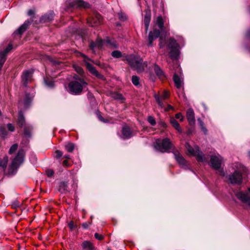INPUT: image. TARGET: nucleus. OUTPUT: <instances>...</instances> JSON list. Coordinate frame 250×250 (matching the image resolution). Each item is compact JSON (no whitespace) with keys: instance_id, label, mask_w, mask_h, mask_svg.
<instances>
[{"instance_id":"obj_29","label":"nucleus","mask_w":250,"mask_h":250,"mask_svg":"<svg viewBox=\"0 0 250 250\" xmlns=\"http://www.w3.org/2000/svg\"><path fill=\"white\" fill-rule=\"evenodd\" d=\"M33 96L29 94H26L25 95V99L24 100L23 104L24 106L26 108L27 107L30 103L31 102Z\"/></svg>"},{"instance_id":"obj_1","label":"nucleus","mask_w":250,"mask_h":250,"mask_svg":"<svg viewBox=\"0 0 250 250\" xmlns=\"http://www.w3.org/2000/svg\"><path fill=\"white\" fill-rule=\"evenodd\" d=\"M126 60L130 67L138 73L143 72L147 65V62H144L141 58L135 55L127 56Z\"/></svg>"},{"instance_id":"obj_3","label":"nucleus","mask_w":250,"mask_h":250,"mask_svg":"<svg viewBox=\"0 0 250 250\" xmlns=\"http://www.w3.org/2000/svg\"><path fill=\"white\" fill-rule=\"evenodd\" d=\"M24 151L21 149L18 151V152L15 158L12 160L11 165L9 167V172L11 174H15L18 168L23 163L24 160Z\"/></svg>"},{"instance_id":"obj_46","label":"nucleus","mask_w":250,"mask_h":250,"mask_svg":"<svg viewBox=\"0 0 250 250\" xmlns=\"http://www.w3.org/2000/svg\"><path fill=\"white\" fill-rule=\"evenodd\" d=\"M12 49V45L11 44H9L6 49L2 50L3 53L5 54V55L7 56V54L8 52L10 51Z\"/></svg>"},{"instance_id":"obj_22","label":"nucleus","mask_w":250,"mask_h":250,"mask_svg":"<svg viewBox=\"0 0 250 250\" xmlns=\"http://www.w3.org/2000/svg\"><path fill=\"white\" fill-rule=\"evenodd\" d=\"M82 250H94V247L89 241H84L82 244Z\"/></svg>"},{"instance_id":"obj_7","label":"nucleus","mask_w":250,"mask_h":250,"mask_svg":"<svg viewBox=\"0 0 250 250\" xmlns=\"http://www.w3.org/2000/svg\"><path fill=\"white\" fill-rule=\"evenodd\" d=\"M103 18L101 15L96 12L93 15L87 19V23L91 26H97L102 24Z\"/></svg>"},{"instance_id":"obj_13","label":"nucleus","mask_w":250,"mask_h":250,"mask_svg":"<svg viewBox=\"0 0 250 250\" xmlns=\"http://www.w3.org/2000/svg\"><path fill=\"white\" fill-rule=\"evenodd\" d=\"M174 158L177 163L182 167H187V162L185 158L180 154L178 151L175 150L173 151Z\"/></svg>"},{"instance_id":"obj_21","label":"nucleus","mask_w":250,"mask_h":250,"mask_svg":"<svg viewBox=\"0 0 250 250\" xmlns=\"http://www.w3.org/2000/svg\"><path fill=\"white\" fill-rule=\"evenodd\" d=\"M54 13L51 11L48 13L42 16L41 19V21L42 22H49L53 20L54 18Z\"/></svg>"},{"instance_id":"obj_19","label":"nucleus","mask_w":250,"mask_h":250,"mask_svg":"<svg viewBox=\"0 0 250 250\" xmlns=\"http://www.w3.org/2000/svg\"><path fill=\"white\" fill-rule=\"evenodd\" d=\"M85 65L86 68L91 74L98 78H100L102 76V75L99 73V72L92 65V64L88 62H85Z\"/></svg>"},{"instance_id":"obj_63","label":"nucleus","mask_w":250,"mask_h":250,"mask_svg":"<svg viewBox=\"0 0 250 250\" xmlns=\"http://www.w3.org/2000/svg\"><path fill=\"white\" fill-rule=\"evenodd\" d=\"M173 109V107L172 106H171V105L170 104H168L167 105V108L166 109V111H168L169 110H171V109Z\"/></svg>"},{"instance_id":"obj_39","label":"nucleus","mask_w":250,"mask_h":250,"mask_svg":"<svg viewBox=\"0 0 250 250\" xmlns=\"http://www.w3.org/2000/svg\"><path fill=\"white\" fill-rule=\"evenodd\" d=\"M132 82L135 86L139 85V78L137 76H133L132 77Z\"/></svg>"},{"instance_id":"obj_25","label":"nucleus","mask_w":250,"mask_h":250,"mask_svg":"<svg viewBox=\"0 0 250 250\" xmlns=\"http://www.w3.org/2000/svg\"><path fill=\"white\" fill-rule=\"evenodd\" d=\"M179 47L177 41L172 38H170L168 40V47L169 49Z\"/></svg>"},{"instance_id":"obj_23","label":"nucleus","mask_w":250,"mask_h":250,"mask_svg":"<svg viewBox=\"0 0 250 250\" xmlns=\"http://www.w3.org/2000/svg\"><path fill=\"white\" fill-rule=\"evenodd\" d=\"M170 123L172 125V126L179 133L182 132V129L180 127L179 124L175 118L171 117L170 119Z\"/></svg>"},{"instance_id":"obj_57","label":"nucleus","mask_w":250,"mask_h":250,"mask_svg":"<svg viewBox=\"0 0 250 250\" xmlns=\"http://www.w3.org/2000/svg\"><path fill=\"white\" fill-rule=\"evenodd\" d=\"M90 223L89 222H85L84 223H83L82 224V227L84 228V229H87L88 228V227L89 226Z\"/></svg>"},{"instance_id":"obj_10","label":"nucleus","mask_w":250,"mask_h":250,"mask_svg":"<svg viewBox=\"0 0 250 250\" xmlns=\"http://www.w3.org/2000/svg\"><path fill=\"white\" fill-rule=\"evenodd\" d=\"M222 161L223 158L220 155H212L210 157L211 166L214 169L218 170L221 167Z\"/></svg>"},{"instance_id":"obj_59","label":"nucleus","mask_w":250,"mask_h":250,"mask_svg":"<svg viewBox=\"0 0 250 250\" xmlns=\"http://www.w3.org/2000/svg\"><path fill=\"white\" fill-rule=\"evenodd\" d=\"M110 45L115 48H118L117 44L114 42H112L111 43Z\"/></svg>"},{"instance_id":"obj_49","label":"nucleus","mask_w":250,"mask_h":250,"mask_svg":"<svg viewBox=\"0 0 250 250\" xmlns=\"http://www.w3.org/2000/svg\"><path fill=\"white\" fill-rule=\"evenodd\" d=\"M94 236L96 239H97L99 240H102L104 238L103 235H102V234H99L98 233H95Z\"/></svg>"},{"instance_id":"obj_60","label":"nucleus","mask_w":250,"mask_h":250,"mask_svg":"<svg viewBox=\"0 0 250 250\" xmlns=\"http://www.w3.org/2000/svg\"><path fill=\"white\" fill-rule=\"evenodd\" d=\"M112 41L109 39H107L106 40H105V43H106L107 44L110 45L111 43H112Z\"/></svg>"},{"instance_id":"obj_20","label":"nucleus","mask_w":250,"mask_h":250,"mask_svg":"<svg viewBox=\"0 0 250 250\" xmlns=\"http://www.w3.org/2000/svg\"><path fill=\"white\" fill-rule=\"evenodd\" d=\"M173 79L177 88L180 89L182 88L183 80L177 74H174Z\"/></svg>"},{"instance_id":"obj_17","label":"nucleus","mask_w":250,"mask_h":250,"mask_svg":"<svg viewBox=\"0 0 250 250\" xmlns=\"http://www.w3.org/2000/svg\"><path fill=\"white\" fill-rule=\"evenodd\" d=\"M187 118L189 125H194L195 122L194 112L192 108L188 109L187 111Z\"/></svg>"},{"instance_id":"obj_11","label":"nucleus","mask_w":250,"mask_h":250,"mask_svg":"<svg viewBox=\"0 0 250 250\" xmlns=\"http://www.w3.org/2000/svg\"><path fill=\"white\" fill-rule=\"evenodd\" d=\"M229 179L232 184L240 185L242 181V175L239 170H235L234 172L229 176Z\"/></svg>"},{"instance_id":"obj_41","label":"nucleus","mask_w":250,"mask_h":250,"mask_svg":"<svg viewBox=\"0 0 250 250\" xmlns=\"http://www.w3.org/2000/svg\"><path fill=\"white\" fill-rule=\"evenodd\" d=\"M18 145L17 144H14L10 148L9 153L11 154L14 153L18 148Z\"/></svg>"},{"instance_id":"obj_52","label":"nucleus","mask_w":250,"mask_h":250,"mask_svg":"<svg viewBox=\"0 0 250 250\" xmlns=\"http://www.w3.org/2000/svg\"><path fill=\"white\" fill-rule=\"evenodd\" d=\"M97 115H98V117L99 119L101 121H102V122H104V123H107V122H108L107 120H105V119H104V118L102 116V115H101L100 113L98 114H97Z\"/></svg>"},{"instance_id":"obj_55","label":"nucleus","mask_w":250,"mask_h":250,"mask_svg":"<svg viewBox=\"0 0 250 250\" xmlns=\"http://www.w3.org/2000/svg\"><path fill=\"white\" fill-rule=\"evenodd\" d=\"M24 133L25 135L26 136L29 137L31 135L30 131L27 130V127H24Z\"/></svg>"},{"instance_id":"obj_45","label":"nucleus","mask_w":250,"mask_h":250,"mask_svg":"<svg viewBox=\"0 0 250 250\" xmlns=\"http://www.w3.org/2000/svg\"><path fill=\"white\" fill-rule=\"evenodd\" d=\"M118 17L119 19L123 21H125L126 20V15L122 13H118Z\"/></svg>"},{"instance_id":"obj_24","label":"nucleus","mask_w":250,"mask_h":250,"mask_svg":"<svg viewBox=\"0 0 250 250\" xmlns=\"http://www.w3.org/2000/svg\"><path fill=\"white\" fill-rule=\"evenodd\" d=\"M169 56L172 59H176L179 56V49L178 47L170 49Z\"/></svg>"},{"instance_id":"obj_58","label":"nucleus","mask_w":250,"mask_h":250,"mask_svg":"<svg viewBox=\"0 0 250 250\" xmlns=\"http://www.w3.org/2000/svg\"><path fill=\"white\" fill-rule=\"evenodd\" d=\"M34 14V11L32 9H30L28 11V15L29 16H32Z\"/></svg>"},{"instance_id":"obj_64","label":"nucleus","mask_w":250,"mask_h":250,"mask_svg":"<svg viewBox=\"0 0 250 250\" xmlns=\"http://www.w3.org/2000/svg\"><path fill=\"white\" fill-rule=\"evenodd\" d=\"M161 125L163 128H166L167 126L166 124L164 122H161Z\"/></svg>"},{"instance_id":"obj_35","label":"nucleus","mask_w":250,"mask_h":250,"mask_svg":"<svg viewBox=\"0 0 250 250\" xmlns=\"http://www.w3.org/2000/svg\"><path fill=\"white\" fill-rule=\"evenodd\" d=\"M87 84V83L84 82L83 79L79 78V93L83 90V86L85 87Z\"/></svg>"},{"instance_id":"obj_61","label":"nucleus","mask_w":250,"mask_h":250,"mask_svg":"<svg viewBox=\"0 0 250 250\" xmlns=\"http://www.w3.org/2000/svg\"><path fill=\"white\" fill-rule=\"evenodd\" d=\"M201 128L202 130L204 132L205 134H206L207 133L208 130L207 129V128L205 127V126L201 127Z\"/></svg>"},{"instance_id":"obj_42","label":"nucleus","mask_w":250,"mask_h":250,"mask_svg":"<svg viewBox=\"0 0 250 250\" xmlns=\"http://www.w3.org/2000/svg\"><path fill=\"white\" fill-rule=\"evenodd\" d=\"M68 226L69 229L72 231L75 229L77 227V225L74 224V222L73 221H70L68 224Z\"/></svg>"},{"instance_id":"obj_2","label":"nucleus","mask_w":250,"mask_h":250,"mask_svg":"<svg viewBox=\"0 0 250 250\" xmlns=\"http://www.w3.org/2000/svg\"><path fill=\"white\" fill-rule=\"evenodd\" d=\"M154 147L156 150L162 153H169L171 151H175L174 145L168 138L156 140Z\"/></svg>"},{"instance_id":"obj_16","label":"nucleus","mask_w":250,"mask_h":250,"mask_svg":"<svg viewBox=\"0 0 250 250\" xmlns=\"http://www.w3.org/2000/svg\"><path fill=\"white\" fill-rule=\"evenodd\" d=\"M153 70L157 75V76L161 80H164L166 79V76L163 71V70L160 67V66L157 64H154L153 65Z\"/></svg>"},{"instance_id":"obj_32","label":"nucleus","mask_w":250,"mask_h":250,"mask_svg":"<svg viewBox=\"0 0 250 250\" xmlns=\"http://www.w3.org/2000/svg\"><path fill=\"white\" fill-rule=\"evenodd\" d=\"M64 147L67 152H71L74 149V145L73 143L68 142L65 144Z\"/></svg>"},{"instance_id":"obj_48","label":"nucleus","mask_w":250,"mask_h":250,"mask_svg":"<svg viewBox=\"0 0 250 250\" xmlns=\"http://www.w3.org/2000/svg\"><path fill=\"white\" fill-rule=\"evenodd\" d=\"M175 117L177 119H180L181 122H183L184 120V117L182 116V113L180 112L177 113L175 115Z\"/></svg>"},{"instance_id":"obj_26","label":"nucleus","mask_w":250,"mask_h":250,"mask_svg":"<svg viewBox=\"0 0 250 250\" xmlns=\"http://www.w3.org/2000/svg\"><path fill=\"white\" fill-rule=\"evenodd\" d=\"M151 20V15L150 13H146L145 15L144 20V25L146 27V29L147 31L148 27L149 22Z\"/></svg>"},{"instance_id":"obj_40","label":"nucleus","mask_w":250,"mask_h":250,"mask_svg":"<svg viewBox=\"0 0 250 250\" xmlns=\"http://www.w3.org/2000/svg\"><path fill=\"white\" fill-rule=\"evenodd\" d=\"M7 135V131L6 130V129L3 126H0V136H1L2 137L4 138L6 137Z\"/></svg>"},{"instance_id":"obj_62","label":"nucleus","mask_w":250,"mask_h":250,"mask_svg":"<svg viewBox=\"0 0 250 250\" xmlns=\"http://www.w3.org/2000/svg\"><path fill=\"white\" fill-rule=\"evenodd\" d=\"M79 56H81L83 57L85 61H86V59L89 60V59L85 55H84V54L81 53L80 52H79Z\"/></svg>"},{"instance_id":"obj_31","label":"nucleus","mask_w":250,"mask_h":250,"mask_svg":"<svg viewBox=\"0 0 250 250\" xmlns=\"http://www.w3.org/2000/svg\"><path fill=\"white\" fill-rule=\"evenodd\" d=\"M44 82L45 85L49 88H53L55 86V83L53 81L46 78L44 79Z\"/></svg>"},{"instance_id":"obj_43","label":"nucleus","mask_w":250,"mask_h":250,"mask_svg":"<svg viewBox=\"0 0 250 250\" xmlns=\"http://www.w3.org/2000/svg\"><path fill=\"white\" fill-rule=\"evenodd\" d=\"M147 121L152 126L155 125L156 124L155 119L151 116L148 117Z\"/></svg>"},{"instance_id":"obj_27","label":"nucleus","mask_w":250,"mask_h":250,"mask_svg":"<svg viewBox=\"0 0 250 250\" xmlns=\"http://www.w3.org/2000/svg\"><path fill=\"white\" fill-rule=\"evenodd\" d=\"M18 124L21 127L23 126L25 124L24 117L21 111H20L19 113Z\"/></svg>"},{"instance_id":"obj_30","label":"nucleus","mask_w":250,"mask_h":250,"mask_svg":"<svg viewBox=\"0 0 250 250\" xmlns=\"http://www.w3.org/2000/svg\"><path fill=\"white\" fill-rule=\"evenodd\" d=\"M6 58L7 57L5 54L2 52V50H0V70L5 62Z\"/></svg>"},{"instance_id":"obj_38","label":"nucleus","mask_w":250,"mask_h":250,"mask_svg":"<svg viewBox=\"0 0 250 250\" xmlns=\"http://www.w3.org/2000/svg\"><path fill=\"white\" fill-rule=\"evenodd\" d=\"M113 97L116 100H121L122 102H124L125 99L121 94L116 93L114 94Z\"/></svg>"},{"instance_id":"obj_9","label":"nucleus","mask_w":250,"mask_h":250,"mask_svg":"<svg viewBox=\"0 0 250 250\" xmlns=\"http://www.w3.org/2000/svg\"><path fill=\"white\" fill-rule=\"evenodd\" d=\"M77 76L75 75L73 76V78L76 80L75 81L71 82L67 87L65 86L66 90L71 94L73 95H77L78 94V82L77 81L78 80L75 77Z\"/></svg>"},{"instance_id":"obj_5","label":"nucleus","mask_w":250,"mask_h":250,"mask_svg":"<svg viewBox=\"0 0 250 250\" xmlns=\"http://www.w3.org/2000/svg\"><path fill=\"white\" fill-rule=\"evenodd\" d=\"M185 146L188 154L195 156L198 162H204L207 161V158L204 156L198 146H192L188 143H186Z\"/></svg>"},{"instance_id":"obj_4","label":"nucleus","mask_w":250,"mask_h":250,"mask_svg":"<svg viewBox=\"0 0 250 250\" xmlns=\"http://www.w3.org/2000/svg\"><path fill=\"white\" fill-rule=\"evenodd\" d=\"M156 24L160 28V31L158 29H154L153 31H151L148 35V45L151 46L152 42L154 39H157L160 36V32L165 31V28L164 26V21L161 16H159L156 20Z\"/></svg>"},{"instance_id":"obj_12","label":"nucleus","mask_w":250,"mask_h":250,"mask_svg":"<svg viewBox=\"0 0 250 250\" xmlns=\"http://www.w3.org/2000/svg\"><path fill=\"white\" fill-rule=\"evenodd\" d=\"M33 72V69L27 70L23 72L21 79L24 85L26 86L27 83L31 81Z\"/></svg>"},{"instance_id":"obj_44","label":"nucleus","mask_w":250,"mask_h":250,"mask_svg":"<svg viewBox=\"0 0 250 250\" xmlns=\"http://www.w3.org/2000/svg\"><path fill=\"white\" fill-rule=\"evenodd\" d=\"M21 204V203L17 200H15L13 202L12 204V206L13 208H17L19 207H20Z\"/></svg>"},{"instance_id":"obj_33","label":"nucleus","mask_w":250,"mask_h":250,"mask_svg":"<svg viewBox=\"0 0 250 250\" xmlns=\"http://www.w3.org/2000/svg\"><path fill=\"white\" fill-rule=\"evenodd\" d=\"M67 184L65 182H61L59 184V190L62 192L63 193L67 190Z\"/></svg>"},{"instance_id":"obj_18","label":"nucleus","mask_w":250,"mask_h":250,"mask_svg":"<svg viewBox=\"0 0 250 250\" xmlns=\"http://www.w3.org/2000/svg\"><path fill=\"white\" fill-rule=\"evenodd\" d=\"M30 23L31 22L30 21H25L23 24H22L16 31L14 32L13 34L14 35L21 36L25 31Z\"/></svg>"},{"instance_id":"obj_47","label":"nucleus","mask_w":250,"mask_h":250,"mask_svg":"<svg viewBox=\"0 0 250 250\" xmlns=\"http://www.w3.org/2000/svg\"><path fill=\"white\" fill-rule=\"evenodd\" d=\"M56 156L55 157L57 159H60L62 156L63 153L60 150H56L55 151Z\"/></svg>"},{"instance_id":"obj_53","label":"nucleus","mask_w":250,"mask_h":250,"mask_svg":"<svg viewBox=\"0 0 250 250\" xmlns=\"http://www.w3.org/2000/svg\"><path fill=\"white\" fill-rule=\"evenodd\" d=\"M46 174L48 177H51L54 174V171L52 169H49L46 171Z\"/></svg>"},{"instance_id":"obj_56","label":"nucleus","mask_w":250,"mask_h":250,"mask_svg":"<svg viewBox=\"0 0 250 250\" xmlns=\"http://www.w3.org/2000/svg\"><path fill=\"white\" fill-rule=\"evenodd\" d=\"M197 121H198V122L199 123V125H200L201 128L205 126L204 122L201 120V119L198 118L197 119Z\"/></svg>"},{"instance_id":"obj_28","label":"nucleus","mask_w":250,"mask_h":250,"mask_svg":"<svg viewBox=\"0 0 250 250\" xmlns=\"http://www.w3.org/2000/svg\"><path fill=\"white\" fill-rule=\"evenodd\" d=\"M8 158L7 156H5L3 159H0V169L4 170L7 167Z\"/></svg>"},{"instance_id":"obj_6","label":"nucleus","mask_w":250,"mask_h":250,"mask_svg":"<svg viewBox=\"0 0 250 250\" xmlns=\"http://www.w3.org/2000/svg\"><path fill=\"white\" fill-rule=\"evenodd\" d=\"M235 196L250 208V188L247 191H238L235 193Z\"/></svg>"},{"instance_id":"obj_37","label":"nucleus","mask_w":250,"mask_h":250,"mask_svg":"<svg viewBox=\"0 0 250 250\" xmlns=\"http://www.w3.org/2000/svg\"><path fill=\"white\" fill-rule=\"evenodd\" d=\"M81 7L84 8H88L90 7V4L82 0H79V7Z\"/></svg>"},{"instance_id":"obj_8","label":"nucleus","mask_w":250,"mask_h":250,"mask_svg":"<svg viewBox=\"0 0 250 250\" xmlns=\"http://www.w3.org/2000/svg\"><path fill=\"white\" fill-rule=\"evenodd\" d=\"M105 44V40L98 37L95 41H91L89 43V47L92 50L93 53H96V50H102Z\"/></svg>"},{"instance_id":"obj_14","label":"nucleus","mask_w":250,"mask_h":250,"mask_svg":"<svg viewBox=\"0 0 250 250\" xmlns=\"http://www.w3.org/2000/svg\"><path fill=\"white\" fill-rule=\"evenodd\" d=\"M122 133L121 138L123 139H129L133 136L132 131L130 127L127 125H125L123 127Z\"/></svg>"},{"instance_id":"obj_51","label":"nucleus","mask_w":250,"mask_h":250,"mask_svg":"<svg viewBox=\"0 0 250 250\" xmlns=\"http://www.w3.org/2000/svg\"><path fill=\"white\" fill-rule=\"evenodd\" d=\"M160 42H159V46L160 48H163L165 45V41L163 40V39L160 37Z\"/></svg>"},{"instance_id":"obj_36","label":"nucleus","mask_w":250,"mask_h":250,"mask_svg":"<svg viewBox=\"0 0 250 250\" xmlns=\"http://www.w3.org/2000/svg\"><path fill=\"white\" fill-rule=\"evenodd\" d=\"M78 3V0H68L67 1V4L69 5V7H73L77 6Z\"/></svg>"},{"instance_id":"obj_50","label":"nucleus","mask_w":250,"mask_h":250,"mask_svg":"<svg viewBox=\"0 0 250 250\" xmlns=\"http://www.w3.org/2000/svg\"><path fill=\"white\" fill-rule=\"evenodd\" d=\"M7 126V128L9 131L13 132L15 130V127L12 124H8Z\"/></svg>"},{"instance_id":"obj_34","label":"nucleus","mask_w":250,"mask_h":250,"mask_svg":"<svg viewBox=\"0 0 250 250\" xmlns=\"http://www.w3.org/2000/svg\"><path fill=\"white\" fill-rule=\"evenodd\" d=\"M111 56L114 58H120L122 57V53L119 50H114L111 53Z\"/></svg>"},{"instance_id":"obj_15","label":"nucleus","mask_w":250,"mask_h":250,"mask_svg":"<svg viewBox=\"0 0 250 250\" xmlns=\"http://www.w3.org/2000/svg\"><path fill=\"white\" fill-rule=\"evenodd\" d=\"M169 96V92L167 91H165L161 97L157 95L155 96V99L160 107L163 108L164 107L163 100L167 99Z\"/></svg>"},{"instance_id":"obj_54","label":"nucleus","mask_w":250,"mask_h":250,"mask_svg":"<svg viewBox=\"0 0 250 250\" xmlns=\"http://www.w3.org/2000/svg\"><path fill=\"white\" fill-rule=\"evenodd\" d=\"M85 33H87V31L85 30H81V31L79 30V36H81L82 38H84L83 37V34L84 35Z\"/></svg>"}]
</instances>
